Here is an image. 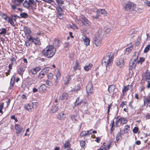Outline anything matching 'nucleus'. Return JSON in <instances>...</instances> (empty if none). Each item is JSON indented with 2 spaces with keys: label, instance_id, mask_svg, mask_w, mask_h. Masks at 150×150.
<instances>
[{
  "label": "nucleus",
  "instance_id": "18",
  "mask_svg": "<svg viewBox=\"0 0 150 150\" xmlns=\"http://www.w3.org/2000/svg\"><path fill=\"white\" fill-rule=\"evenodd\" d=\"M40 69V68L38 67L33 68L31 69L30 72L32 74H35Z\"/></svg>",
  "mask_w": 150,
  "mask_h": 150
},
{
  "label": "nucleus",
  "instance_id": "57",
  "mask_svg": "<svg viewBox=\"0 0 150 150\" xmlns=\"http://www.w3.org/2000/svg\"><path fill=\"white\" fill-rule=\"evenodd\" d=\"M47 76L48 79H50L53 78V75L52 74L50 73L48 74Z\"/></svg>",
  "mask_w": 150,
  "mask_h": 150
},
{
  "label": "nucleus",
  "instance_id": "54",
  "mask_svg": "<svg viewBox=\"0 0 150 150\" xmlns=\"http://www.w3.org/2000/svg\"><path fill=\"white\" fill-rule=\"evenodd\" d=\"M144 61V58L140 57L139 60L137 62L138 63H140L141 64Z\"/></svg>",
  "mask_w": 150,
  "mask_h": 150
},
{
  "label": "nucleus",
  "instance_id": "19",
  "mask_svg": "<svg viewBox=\"0 0 150 150\" xmlns=\"http://www.w3.org/2000/svg\"><path fill=\"white\" fill-rule=\"evenodd\" d=\"M82 39L84 42L85 45L86 46H87L89 45L90 40L88 38L83 36L82 38Z\"/></svg>",
  "mask_w": 150,
  "mask_h": 150
},
{
  "label": "nucleus",
  "instance_id": "11",
  "mask_svg": "<svg viewBox=\"0 0 150 150\" xmlns=\"http://www.w3.org/2000/svg\"><path fill=\"white\" fill-rule=\"evenodd\" d=\"M86 90L87 93L89 95V93H91L93 92V87L92 83L90 82L88 83L86 86Z\"/></svg>",
  "mask_w": 150,
  "mask_h": 150
},
{
  "label": "nucleus",
  "instance_id": "27",
  "mask_svg": "<svg viewBox=\"0 0 150 150\" xmlns=\"http://www.w3.org/2000/svg\"><path fill=\"white\" fill-rule=\"evenodd\" d=\"M58 110V107L56 105H53L52 106L51 111L52 113H54L55 112Z\"/></svg>",
  "mask_w": 150,
  "mask_h": 150
},
{
  "label": "nucleus",
  "instance_id": "36",
  "mask_svg": "<svg viewBox=\"0 0 150 150\" xmlns=\"http://www.w3.org/2000/svg\"><path fill=\"white\" fill-rule=\"evenodd\" d=\"M73 68L74 71H76V70L79 69V63L77 61L75 64L74 66L73 67Z\"/></svg>",
  "mask_w": 150,
  "mask_h": 150
},
{
  "label": "nucleus",
  "instance_id": "23",
  "mask_svg": "<svg viewBox=\"0 0 150 150\" xmlns=\"http://www.w3.org/2000/svg\"><path fill=\"white\" fill-rule=\"evenodd\" d=\"M110 145L109 144H104V146L98 150H109L110 149Z\"/></svg>",
  "mask_w": 150,
  "mask_h": 150
},
{
  "label": "nucleus",
  "instance_id": "2",
  "mask_svg": "<svg viewBox=\"0 0 150 150\" xmlns=\"http://www.w3.org/2000/svg\"><path fill=\"white\" fill-rule=\"evenodd\" d=\"M56 49L52 45L47 46L43 51L44 55L47 58H51L55 54Z\"/></svg>",
  "mask_w": 150,
  "mask_h": 150
},
{
  "label": "nucleus",
  "instance_id": "51",
  "mask_svg": "<svg viewBox=\"0 0 150 150\" xmlns=\"http://www.w3.org/2000/svg\"><path fill=\"white\" fill-rule=\"evenodd\" d=\"M46 84L48 86H52L53 85V84L52 82L47 80L46 81Z\"/></svg>",
  "mask_w": 150,
  "mask_h": 150
},
{
  "label": "nucleus",
  "instance_id": "7",
  "mask_svg": "<svg viewBox=\"0 0 150 150\" xmlns=\"http://www.w3.org/2000/svg\"><path fill=\"white\" fill-rule=\"evenodd\" d=\"M136 4H135L132 3L130 2L127 4H126L125 9L126 11H134L135 8Z\"/></svg>",
  "mask_w": 150,
  "mask_h": 150
},
{
  "label": "nucleus",
  "instance_id": "46",
  "mask_svg": "<svg viewBox=\"0 0 150 150\" xmlns=\"http://www.w3.org/2000/svg\"><path fill=\"white\" fill-rule=\"evenodd\" d=\"M145 76L147 80H148L149 81L150 80V74L149 73L146 72L145 74Z\"/></svg>",
  "mask_w": 150,
  "mask_h": 150
},
{
  "label": "nucleus",
  "instance_id": "61",
  "mask_svg": "<svg viewBox=\"0 0 150 150\" xmlns=\"http://www.w3.org/2000/svg\"><path fill=\"white\" fill-rule=\"evenodd\" d=\"M11 7L12 9L14 10H15L16 8V7L17 6H18L16 5V4H14V5H11Z\"/></svg>",
  "mask_w": 150,
  "mask_h": 150
},
{
  "label": "nucleus",
  "instance_id": "20",
  "mask_svg": "<svg viewBox=\"0 0 150 150\" xmlns=\"http://www.w3.org/2000/svg\"><path fill=\"white\" fill-rule=\"evenodd\" d=\"M144 105L146 107L150 106V98H145L144 100Z\"/></svg>",
  "mask_w": 150,
  "mask_h": 150
},
{
  "label": "nucleus",
  "instance_id": "48",
  "mask_svg": "<svg viewBox=\"0 0 150 150\" xmlns=\"http://www.w3.org/2000/svg\"><path fill=\"white\" fill-rule=\"evenodd\" d=\"M8 22L10 24L12 25L13 26H14V23L13 21L12 20V19L11 18H8Z\"/></svg>",
  "mask_w": 150,
  "mask_h": 150
},
{
  "label": "nucleus",
  "instance_id": "8",
  "mask_svg": "<svg viewBox=\"0 0 150 150\" xmlns=\"http://www.w3.org/2000/svg\"><path fill=\"white\" fill-rule=\"evenodd\" d=\"M96 11L97 14L95 16H94V18L96 19H98V17L100 16V14H103L104 16H106L107 15V12L103 9H97Z\"/></svg>",
  "mask_w": 150,
  "mask_h": 150
},
{
  "label": "nucleus",
  "instance_id": "62",
  "mask_svg": "<svg viewBox=\"0 0 150 150\" xmlns=\"http://www.w3.org/2000/svg\"><path fill=\"white\" fill-rule=\"evenodd\" d=\"M60 76V73L59 71L58 70L57 72V74L56 75V76L57 77V79L58 78V77H59Z\"/></svg>",
  "mask_w": 150,
  "mask_h": 150
},
{
  "label": "nucleus",
  "instance_id": "15",
  "mask_svg": "<svg viewBox=\"0 0 150 150\" xmlns=\"http://www.w3.org/2000/svg\"><path fill=\"white\" fill-rule=\"evenodd\" d=\"M67 117V115L63 112H61L57 115V118L59 120H64Z\"/></svg>",
  "mask_w": 150,
  "mask_h": 150
},
{
  "label": "nucleus",
  "instance_id": "25",
  "mask_svg": "<svg viewBox=\"0 0 150 150\" xmlns=\"http://www.w3.org/2000/svg\"><path fill=\"white\" fill-rule=\"evenodd\" d=\"M25 108L28 111H31L32 108H33L32 103L28 104L26 105L25 106Z\"/></svg>",
  "mask_w": 150,
  "mask_h": 150
},
{
  "label": "nucleus",
  "instance_id": "4",
  "mask_svg": "<svg viewBox=\"0 0 150 150\" xmlns=\"http://www.w3.org/2000/svg\"><path fill=\"white\" fill-rule=\"evenodd\" d=\"M94 130L90 129L86 131H83L80 134V137H84V139H87L90 138H93Z\"/></svg>",
  "mask_w": 150,
  "mask_h": 150
},
{
  "label": "nucleus",
  "instance_id": "17",
  "mask_svg": "<svg viewBox=\"0 0 150 150\" xmlns=\"http://www.w3.org/2000/svg\"><path fill=\"white\" fill-rule=\"evenodd\" d=\"M47 88V86L45 84H42L39 86L38 89L40 92L43 93L46 91Z\"/></svg>",
  "mask_w": 150,
  "mask_h": 150
},
{
  "label": "nucleus",
  "instance_id": "55",
  "mask_svg": "<svg viewBox=\"0 0 150 150\" xmlns=\"http://www.w3.org/2000/svg\"><path fill=\"white\" fill-rule=\"evenodd\" d=\"M138 130V128L137 127H134L132 130L133 132L134 133H137Z\"/></svg>",
  "mask_w": 150,
  "mask_h": 150
},
{
  "label": "nucleus",
  "instance_id": "24",
  "mask_svg": "<svg viewBox=\"0 0 150 150\" xmlns=\"http://www.w3.org/2000/svg\"><path fill=\"white\" fill-rule=\"evenodd\" d=\"M83 102L82 100H80L79 98H77L75 103V106H77L81 105Z\"/></svg>",
  "mask_w": 150,
  "mask_h": 150
},
{
  "label": "nucleus",
  "instance_id": "1",
  "mask_svg": "<svg viewBox=\"0 0 150 150\" xmlns=\"http://www.w3.org/2000/svg\"><path fill=\"white\" fill-rule=\"evenodd\" d=\"M114 53L112 52L108 53L103 58L102 62V65L107 67L112 65L114 56Z\"/></svg>",
  "mask_w": 150,
  "mask_h": 150
},
{
  "label": "nucleus",
  "instance_id": "45",
  "mask_svg": "<svg viewBox=\"0 0 150 150\" xmlns=\"http://www.w3.org/2000/svg\"><path fill=\"white\" fill-rule=\"evenodd\" d=\"M20 16L21 17L24 18H26L28 16L27 13H21L20 14Z\"/></svg>",
  "mask_w": 150,
  "mask_h": 150
},
{
  "label": "nucleus",
  "instance_id": "44",
  "mask_svg": "<svg viewBox=\"0 0 150 150\" xmlns=\"http://www.w3.org/2000/svg\"><path fill=\"white\" fill-rule=\"evenodd\" d=\"M86 143L85 141H81L80 142V145L81 147H83V148H84L86 147L85 146Z\"/></svg>",
  "mask_w": 150,
  "mask_h": 150
},
{
  "label": "nucleus",
  "instance_id": "35",
  "mask_svg": "<svg viewBox=\"0 0 150 150\" xmlns=\"http://www.w3.org/2000/svg\"><path fill=\"white\" fill-rule=\"evenodd\" d=\"M111 31V29L107 27H105V28L104 33L105 34L107 35L109 34Z\"/></svg>",
  "mask_w": 150,
  "mask_h": 150
},
{
  "label": "nucleus",
  "instance_id": "34",
  "mask_svg": "<svg viewBox=\"0 0 150 150\" xmlns=\"http://www.w3.org/2000/svg\"><path fill=\"white\" fill-rule=\"evenodd\" d=\"M1 32H0V34L3 35L4 36H5L6 33V30L5 28H2L0 29Z\"/></svg>",
  "mask_w": 150,
  "mask_h": 150
},
{
  "label": "nucleus",
  "instance_id": "6",
  "mask_svg": "<svg viewBox=\"0 0 150 150\" xmlns=\"http://www.w3.org/2000/svg\"><path fill=\"white\" fill-rule=\"evenodd\" d=\"M127 119L125 117H121L118 119L117 118L115 122L116 126L117 127H119L121 124H125L127 123Z\"/></svg>",
  "mask_w": 150,
  "mask_h": 150
},
{
  "label": "nucleus",
  "instance_id": "42",
  "mask_svg": "<svg viewBox=\"0 0 150 150\" xmlns=\"http://www.w3.org/2000/svg\"><path fill=\"white\" fill-rule=\"evenodd\" d=\"M114 123H115V122H114V120H113L112 121V122L110 124V126H111L110 131L111 133L112 132L113 129H113V127L114 126Z\"/></svg>",
  "mask_w": 150,
  "mask_h": 150
},
{
  "label": "nucleus",
  "instance_id": "50",
  "mask_svg": "<svg viewBox=\"0 0 150 150\" xmlns=\"http://www.w3.org/2000/svg\"><path fill=\"white\" fill-rule=\"evenodd\" d=\"M13 78H12L11 79V81L10 83V85L9 87V89H11L12 86L14 85V82L13 81H12Z\"/></svg>",
  "mask_w": 150,
  "mask_h": 150
},
{
  "label": "nucleus",
  "instance_id": "28",
  "mask_svg": "<svg viewBox=\"0 0 150 150\" xmlns=\"http://www.w3.org/2000/svg\"><path fill=\"white\" fill-rule=\"evenodd\" d=\"M23 5L25 7L28 9L29 8L31 5L29 2L25 1L23 4Z\"/></svg>",
  "mask_w": 150,
  "mask_h": 150
},
{
  "label": "nucleus",
  "instance_id": "33",
  "mask_svg": "<svg viewBox=\"0 0 150 150\" xmlns=\"http://www.w3.org/2000/svg\"><path fill=\"white\" fill-rule=\"evenodd\" d=\"M64 146L65 149H68L70 148V144L69 140H67L66 141L65 143L64 144Z\"/></svg>",
  "mask_w": 150,
  "mask_h": 150
},
{
  "label": "nucleus",
  "instance_id": "26",
  "mask_svg": "<svg viewBox=\"0 0 150 150\" xmlns=\"http://www.w3.org/2000/svg\"><path fill=\"white\" fill-rule=\"evenodd\" d=\"M130 126L128 125H127L125 126L123 129V131L124 133H128L129 131Z\"/></svg>",
  "mask_w": 150,
  "mask_h": 150
},
{
  "label": "nucleus",
  "instance_id": "63",
  "mask_svg": "<svg viewBox=\"0 0 150 150\" xmlns=\"http://www.w3.org/2000/svg\"><path fill=\"white\" fill-rule=\"evenodd\" d=\"M11 64H13L14 63V62L15 61L13 57H11Z\"/></svg>",
  "mask_w": 150,
  "mask_h": 150
},
{
  "label": "nucleus",
  "instance_id": "16",
  "mask_svg": "<svg viewBox=\"0 0 150 150\" xmlns=\"http://www.w3.org/2000/svg\"><path fill=\"white\" fill-rule=\"evenodd\" d=\"M63 11L62 9L59 7L58 9V15L57 17L60 19H62L63 17Z\"/></svg>",
  "mask_w": 150,
  "mask_h": 150
},
{
  "label": "nucleus",
  "instance_id": "53",
  "mask_svg": "<svg viewBox=\"0 0 150 150\" xmlns=\"http://www.w3.org/2000/svg\"><path fill=\"white\" fill-rule=\"evenodd\" d=\"M29 2L31 5L35 6L36 3L34 2V0H29Z\"/></svg>",
  "mask_w": 150,
  "mask_h": 150
},
{
  "label": "nucleus",
  "instance_id": "60",
  "mask_svg": "<svg viewBox=\"0 0 150 150\" xmlns=\"http://www.w3.org/2000/svg\"><path fill=\"white\" fill-rule=\"evenodd\" d=\"M30 41H29L28 39V41L25 43L26 45L28 47L30 46L31 45V43L30 42Z\"/></svg>",
  "mask_w": 150,
  "mask_h": 150
},
{
  "label": "nucleus",
  "instance_id": "30",
  "mask_svg": "<svg viewBox=\"0 0 150 150\" xmlns=\"http://www.w3.org/2000/svg\"><path fill=\"white\" fill-rule=\"evenodd\" d=\"M133 46L131 45L129 47L127 48L126 49V53L127 54L130 52L133 49Z\"/></svg>",
  "mask_w": 150,
  "mask_h": 150
},
{
  "label": "nucleus",
  "instance_id": "3",
  "mask_svg": "<svg viewBox=\"0 0 150 150\" xmlns=\"http://www.w3.org/2000/svg\"><path fill=\"white\" fill-rule=\"evenodd\" d=\"M103 31L102 29H98L96 32L94 38V44L96 46H100L101 45L103 38Z\"/></svg>",
  "mask_w": 150,
  "mask_h": 150
},
{
  "label": "nucleus",
  "instance_id": "29",
  "mask_svg": "<svg viewBox=\"0 0 150 150\" xmlns=\"http://www.w3.org/2000/svg\"><path fill=\"white\" fill-rule=\"evenodd\" d=\"M24 71V68L21 67H19L18 71V74L21 76H22Z\"/></svg>",
  "mask_w": 150,
  "mask_h": 150
},
{
  "label": "nucleus",
  "instance_id": "39",
  "mask_svg": "<svg viewBox=\"0 0 150 150\" xmlns=\"http://www.w3.org/2000/svg\"><path fill=\"white\" fill-rule=\"evenodd\" d=\"M12 2L14 4H16V6H19L21 5L18 0H12Z\"/></svg>",
  "mask_w": 150,
  "mask_h": 150
},
{
  "label": "nucleus",
  "instance_id": "21",
  "mask_svg": "<svg viewBox=\"0 0 150 150\" xmlns=\"http://www.w3.org/2000/svg\"><path fill=\"white\" fill-rule=\"evenodd\" d=\"M115 89V86L114 85H111L108 88V90L110 93H112Z\"/></svg>",
  "mask_w": 150,
  "mask_h": 150
},
{
  "label": "nucleus",
  "instance_id": "13",
  "mask_svg": "<svg viewBox=\"0 0 150 150\" xmlns=\"http://www.w3.org/2000/svg\"><path fill=\"white\" fill-rule=\"evenodd\" d=\"M49 69L50 68L48 67H45L42 69L39 73L38 76V77L41 79L42 78V77L40 76L41 75L44 76L47 73Z\"/></svg>",
  "mask_w": 150,
  "mask_h": 150
},
{
  "label": "nucleus",
  "instance_id": "52",
  "mask_svg": "<svg viewBox=\"0 0 150 150\" xmlns=\"http://www.w3.org/2000/svg\"><path fill=\"white\" fill-rule=\"evenodd\" d=\"M4 108V103H1L0 104V113H1L2 114L3 112L2 110V109Z\"/></svg>",
  "mask_w": 150,
  "mask_h": 150
},
{
  "label": "nucleus",
  "instance_id": "64",
  "mask_svg": "<svg viewBox=\"0 0 150 150\" xmlns=\"http://www.w3.org/2000/svg\"><path fill=\"white\" fill-rule=\"evenodd\" d=\"M145 118L146 120H148L150 119V114H147L145 116Z\"/></svg>",
  "mask_w": 150,
  "mask_h": 150
},
{
  "label": "nucleus",
  "instance_id": "22",
  "mask_svg": "<svg viewBox=\"0 0 150 150\" xmlns=\"http://www.w3.org/2000/svg\"><path fill=\"white\" fill-rule=\"evenodd\" d=\"M68 96V95L67 93H64L59 97V98L62 100H66Z\"/></svg>",
  "mask_w": 150,
  "mask_h": 150
},
{
  "label": "nucleus",
  "instance_id": "59",
  "mask_svg": "<svg viewBox=\"0 0 150 150\" xmlns=\"http://www.w3.org/2000/svg\"><path fill=\"white\" fill-rule=\"evenodd\" d=\"M127 103L126 101H122L120 105V106L121 107H123L125 105L126 103Z\"/></svg>",
  "mask_w": 150,
  "mask_h": 150
},
{
  "label": "nucleus",
  "instance_id": "32",
  "mask_svg": "<svg viewBox=\"0 0 150 150\" xmlns=\"http://www.w3.org/2000/svg\"><path fill=\"white\" fill-rule=\"evenodd\" d=\"M93 66V65L91 64H90L88 66H86L84 67V69L86 71H88L91 69V68Z\"/></svg>",
  "mask_w": 150,
  "mask_h": 150
},
{
  "label": "nucleus",
  "instance_id": "12",
  "mask_svg": "<svg viewBox=\"0 0 150 150\" xmlns=\"http://www.w3.org/2000/svg\"><path fill=\"white\" fill-rule=\"evenodd\" d=\"M15 129L16 130V133L18 135L19 134H21L20 132H24L25 130L23 128H20V125L18 124L16 125L15 127Z\"/></svg>",
  "mask_w": 150,
  "mask_h": 150
},
{
  "label": "nucleus",
  "instance_id": "14",
  "mask_svg": "<svg viewBox=\"0 0 150 150\" xmlns=\"http://www.w3.org/2000/svg\"><path fill=\"white\" fill-rule=\"evenodd\" d=\"M80 18L82 20V23L83 25L87 26L89 24V21L84 16L81 15Z\"/></svg>",
  "mask_w": 150,
  "mask_h": 150
},
{
  "label": "nucleus",
  "instance_id": "9",
  "mask_svg": "<svg viewBox=\"0 0 150 150\" xmlns=\"http://www.w3.org/2000/svg\"><path fill=\"white\" fill-rule=\"evenodd\" d=\"M115 63L116 65L120 68H123L125 64L124 59L122 58L117 59Z\"/></svg>",
  "mask_w": 150,
  "mask_h": 150
},
{
  "label": "nucleus",
  "instance_id": "38",
  "mask_svg": "<svg viewBox=\"0 0 150 150\" xmlns=\"http://www.w3.org/2000/svg\"><path fill=\"white\" fill-rule=\"evenodd\" d=\"M150 49V44L148 45L145 48L144 50V52L145 53H147Z\"/></svg>",
  "mask_w": 150,
  "mask_h": 150
},
{
  "label": "nucleus",
  "instance_id": "43",
  "mask_svg": "<svg viewBox=\"0 0 150 150\" xmlns=\"http://www.w3.org/2000/svg\"><path fill=\"white\" fill-rule=\"evenodd\" d=\"M121 138V134L120 132L117 133L116 137V140L118 141Z\"/></svg>",
  "mask_w": 150,
  "mask_h": 150
},
{
  "label": "nucleus",
  "instance_id": "49",
  "mask_svg": "<svg viewBox=\"0 0 150 150\" xmlns=\"http://www.w3.org/2000/svg\"><path fill=\"white\" fill-rule=\"evenodd\" d=\"M70 47V44L69 42H65L64 46L65 48L68 49Z\"/></svg>",
  "mask_w": 150,
  "mask_h": 150
},
{
  "label": "nucleus",
  "instance_id": "41",
  "mask_svg": "<svg viewBox=\"0 0 150 150\" xmlns=\"http://www.w3.org/2000/svg\"><path fill=\"white\" fill-rule=\"evenodd\" d=\"M101 137H96L94 135V141L98 143H100V142Z\"/></svg>",
  "mask_w": 150,
  "mask_h": 150
},
{
  "label": "nucleus",
  "instance_id": "31",
  "mask_svg": "<svg viewBox=\"0 0 150 150\" xmlns=\"http://www.w3.org/2000/svg\"><path fill=\"white\" fill-rule=\"evenodd\" d=\"M131 87V85H128L127 86H125L124 87V88L122 90V92L123 94L125 93L129 89V88Z\"/></svg>",
  "mask_w": 150,
  "mask_h": 150
},
{
  "label": "nucleus",
  "instance_id": "58",
  "mask_svg": "<svg viewBox=\"0 0 150 150\" xmlns=\"http://www.w3.org/2000/svg\"><path fill=\"white\" fill-rule=\"evenodd\" d=\"M2 17L3 19L6 20L9 17L7 16L4 13H2Z\"/></svg>",
  "mask_w": 150,
  "mask_h": 150
},
{
  "label": "nucleus",
  "instance_id": "5",
  "mask_svg": "<svg viewBox=\"0 0 150 150\" xmlns=\"http://www.w3.org/2000/svg\"><path fill=\"white\" fill-rule=\"evenodd\" d=\"M138 54L137 52H135L134 53V55H133L132 57V59L133 61H132L130 62L129 65V70H132L134 67L135 66V62L137 60Z\"/></svg>",
  "mask_w": 150,
  "mask_h": 150
},
{
  "label": "nucleus",
  "instance_id": "56",
  "mask_svg": "<svg viewBox=\"0 0 150 150\" xmlns=\"http://www.w3.org/2000/svg\"><path fill=\"white\" fill-rule=\"evenodd\" d=\"M31 103L33 108H36L38 104V103L36 102Z\"/></svg>",
  "mask_w": 150,
  "mask_h": 150
},
{
  "label": "nucleus",
  "instance_id": "47",
  "mask_svg": "<svg viewBox=\"0 0 150 150\" xmlns=\"http://www.w3.org/2000/svg\"><path fill=\"white\" fill-rule=\"evenodd\" d=\"M81 88V86L79 84H77L75 86V88L74 90V91H79Z\"/></svg>",
  "mask_w": 150,
  "mask_h": 150
},
{
  "label": "nucleus",
  "instance_id": "37",
  "mask_svg": "<svg viewBox=\"0 0 150 150\" xmlns=\"http://www.w3.org/2000/svg\"><path fill=\"white\" fill-rule=\"evenodd\" d=\"M24 31L26 34H29L31 33L30 29L27 27H25L24 28Z\"/></svg>",
  "mask_w": 150,
  "mask_h": 150
},
{
  "label": "nucleus",
  "instance_id": "40",
  "mask_svg": "<svg viewBox=\"0 0 150 150\" xmlns=\"http://www.w3.org/2000/svg\"><path fill=\"white\" fill-rule=\"evenodd\" d=\"M70 118L73 122H75L76 120L77 115H72L70 117Z\"/></svg>",
  "mask_w": 150,
  "mask_h": 150
},
{
  "label": "nucleus",
  "instance_id": "10",
  "mask_svg": "<svg viewBox=\"0 0 150 150\" xmlns=\"http://www.w3.org/2000/svg\"><path fill=\"white\" fill-rule=\"evenodd\" d=\"M27 38L28 39L29 41H31L32 42H33L35 45L40 44V42L39 40L36 39L30 35L28 36Z\"/></svg>",
  "mask_w": 150,
  "mask_h": 150
}]
</instances>
